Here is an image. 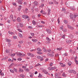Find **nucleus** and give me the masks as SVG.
<instances>
[{"mask_svg": "<svg viewBox=\"0 0 78 78\" xmlns=\"http://www.w3.org/2000/svg\"><path fill=\"white\" fill-rule=\"evenodd\" d=\"M53 2L55 3V4H56V5H58V2H55V0H53Z\"/></svg>", "mask_w": 78, "mask_h": 78, "instance_id": "nucleus-48", "label": "nucleus"}, {"mask_svg": "<svg viewBox=\"0 0 78 78\" xmlns=\"http://www.w3.org/2000/svg\"><path fill=\"white\" fill-rule=\"evenodd\" d=\"M63 22L66 24H67L68 23V21H67V20H64L63 21Z\"/></svg>", "mask_w": 78, "mask_h": 78, "instance_id": "nucleus-33", "label": "nucleus"}, {"mask_svg": "<svg viewBox=\"0 0 78 78\" xmlns=\"http://www.w3.org/2000/svg\"><path fill=\"white\" fill-rule=\"evenodd\" d=\"M63 27H64V26H62L60 27V30H63Z\"/></svg>", "mask_w": 78, "mask_h": 78, "instance_id": "nucleus-58", "label": "nucleus"}, {"mask_svg": "<svg viewBox=\"0 0 78 78\" xmlns=\"http://www.w3.org/2000/svg\"><path fill=\"white\" fill-rule=\"evenodd\" d=\"M46 31L47 32L48 34H51V30H50L48 29H47L46 30Z\"/></svg>", "mask_w": 78, "mask_h": 78, "instance_id": "nucleus-7", "label": "nucleus"}, {"mask_svg": "<svg viewBox=\"0 0 78 78\" xmlns=\"http://www.w3.org/2000/svg\"><path fill=\"white\" fill-rule=\"evenodd\" d=\"M30 34L32 36V37H33L34 36V33H30Z\"/></svg>", "mask_w": 78, "mask_h": 78, "instance_id": "nucleus-51", "label": "nucleus"}, {"mask_svg": "<svg viewBox=\"0 0 78 78\" xmlns=\"http://www.w3.org/2000/svg\"><path fill=\"white\" fill-rule=\"evenodd\" d=\"M37 50L38 51H42V49H41L40 48H38L37 49Z\"/></svg>", "mask_w": 78, "mask_h": 78, "instance_id": "nucleus-19", "label": "nucleus"}, {"mask_svg": "<svg viewBox=\"0 0 78 78\" xmlns=\"http://www.w3.org/2000/svg\"><path fill=\"white\" fill-rule=\"evenodd\" d=\"M19 70L18 71L19 72H23V69H19Z\"/></svg>", "mask_w": 78, "mask_h": 78, "instance_id": "nucleus-26", "label": "nucleus"}, {"mask_svg": "<svg viewBox=\"0 0 78 78\" xmlns=\"http://www.w3.org/2000/svg\"><path fill=\"white\" fill-rule=\"evenodd\" d=\"M68 28H69V29H71V30H73V27L70 26L68 25Z\"/></svg>", "mask_w": 78, "mask_h": 78, "instance_id": "nucleus-13", "label": "nucleus"}, {"mask_svg": "<svg viewBox=\"0 0 78 78\" xmlns=\"http://www.w3.org/2000/svg\"><path fill=\"white\" fill-rule=\"evenodd\" d=\"M36 49H31L30 50V51H36Z\"/></svg>", "mask_w": 78, "mask_h": 78, "instance_id": "nucleus-59", "label": "nucleus"}, {"mask_svg": "<svg viewBox=\"0 0 78 78\" xmlns=\"http://www.w3.org/2000/svg\"><path fill=\"white\" fill-rule=\"evenodd\" d=\"M69 37H70V38H71V39H72L73 37V35L72 34H70L69 35Z\"/></svg>", "mask_w": 78, "mask_h": 78, "instance_id": "nucleus-21", "label": "nucleus"}, {"mask_svg": "<svg viewBox=\"0 0 78 78\" xmlns=\"http://www.w3.org/2000/svg\"><path fill=\"white\" fill-rule=\"evenodd\" d=\"M51 11V9L48 8V15H50V12Z\"/></svg>", "mask_w": 78, "mask_h": 78, "instance_id": "nucleus-9", "label": "nucleus"}, {"mask_svg": "<svg viewBox=\"0 0 78 78\" xmlns=\"http://www.w3.org/2000/svg\"><path fill=\"white\" fill-rule=\"evenodd\" d=\"M8 57H6L5 58H4L2 59V61H3V60H5L6 59H8Z\"/></svg>", "mask_w": 78, "mask_h": 78, "instance_id": "nucleus-38", "label": "nucleus"}, {"mask_svg": "<svg viewBox=\"0 0 78 78\" xmlns=\"http://www.w3.org/2000/svg\"><path fill=\"white\" fill-rule=\"evenodd\" d=\"M34 4L35 5H37V2L36 1H35L34 2Z\"/></svg>", "mask_w": 78, "mask_h": 78, "instance_id": "nucleus-41", "label": "nucleus"}, {"mask_svg": "<svg viewBox=\"0 0 78 78\" xmlns=\"http://www.w3.org/2000/svg\"><path fill=\"white\" fill-rule=\"evenodd\" d=\"M47 55L48 56H50L51 57H53V56H54V54L53 53L50 54L48 53L47 54Z\"/></svg>", "mask_w": 78, "mask_h": 78, "instance_id": "nucleus-6", "label": "nucleus"}, {"mask_svg": "<svg viewBox=\"0 0 78 78\" xmlns=\"http://www.w3.org/2000/svg\"><path fill=\"white\" fill-rule=\"evenodd\" d=\"M46 40H47L48 41H51V39L49 38L48 37H46Z\"/></svg>", "mask_w": 78, "mask_h": 78, "instance_id": "nucleus-36", "label": "nucleus"}, {"mask_svg": "<svg viewBox=\"0 0 78 78\" xmlns=\"http://www.w3.org/2000/svg\"><path fill=\"white\" fill-rule=\"evenodd\" d=\"M48 70H50V71H51V70H52V67H48Z\"/></svg>", "mask_w": 78, "mask_h": 78, "instance_id": "nucleus-40", "label": "nucleus"}, {"mask_svg": "<svg viewBox=\"0 0 78 78\" xmlns=\"http://www.w3.org/2000/svg\"><path fill=\"white\" fill-rule=\"evenodd\" d=\"M18 42L19 43V44H22L23 43V41L22 40H21L19 41Z\"/></svg>", "mask_w": 78, "mask_h": 78, "instance_id": "nucleus-23", "label": "nucleus"}, {"mask_svg": "<svg viewBox=\"0 0 78 78\" xmlns=\"http://www.w3.org/2000/svg\"><path fill=\"white\" fill-rule=\"evenodd\" d=\"M5 40L7 42H11V40L10 39L5 38Z\"/></svg>", "mask_w": 78, "mask_h": 78, "instance_id": "nucleus-14", "label": "nucleus"}, {"mask_svg": "<svg viewBox=\"0 0 78 78\" xmlns=\"http://www.w3.org/2000/svg\"><path fill=\"white\" fill-rule=\"evenodd\" d=\"M10 70L11 72L12 73H14V71L12 69H10Z\"/></svg>", "mask_w": 78, "mask_h": 78, "instance_id": "nucleus-49", "label": "nucleus"}, {"mask_svg": "<svg viewBox=\"0 0 78 78\" xmlns=\"http://www.w3.org/2000/svg\"><path fill=\"white\" fill-rule=\"evenodd\" d=\"M70 9L72 10H73V11H74V10H75V7L73 6L70 7Z\"/></svg>", "mask_w": 78, "mask_h": 78, "instance_id": "nucleus-22", "label": "nucleus"}, {"mask_svg": "<svg viewBox=\"0 0 78 78\" xmlns=\"http://www.w3.org/2000/svg\"><path fill=\"white\" fill-rule=\"evenodd\" d=\"M17 60L18 61H21V60H22V58H18L17 59Z\"/></svg>", "mask_w": 78, "mask_h": 78, "instance_id": "nucleus-57", "label": "nucleus"}, {"mask_svg": "<svg viewBox=\"0 0 78 78\" xmlns=\"http://www.w3.org/2000/svg\"><path fill=\"white\" fill-rule=\"evenodd\" d=\"M56 68L55 67H52V70H55V69H56Z\"/></svg>", "mask_w": 78, "mask_h": 78, "instance_id": "nucleus-46", "label": "nucleus"}, {"mask_svg": "<svg viewBox=\"0 0 78 78\" xmlns=\"http://www.w3.org/2000/svg\"><path fill=\"white\" fill-rule=\"evenodd\" d=\"M16 54H17L18 56H22V54L20 53V52H16Z\"/></svg>", "mask_w": 78, "mask_h": 78, "instance_id": "nucleus-10", "label": "nucleus"}, {"mask_svg": "<svg viewBox=\"0 0 78 78\" xmlns=\"http://www.w3.org/2000/svg\"><path fill=\"white\" fill-rule=\"evenodd\" d=\"M27 55L28 56H30V57H33L34 56V54L30 53H27Z\"/></svg>", "mask_w": 78, "mask_h": 78, "instance_id": "nucleus-3", "label": "nucleus"}, {"mask_svg": "<svg viewBox=\"0 0 78 78\" xmlns=\"http://www.w3.org/2000/svg\"><path fill=\"white\" fill-rule=\"evenodd\" d=\"M13 70L14 71H15V72H16V73H17L18 72V71H17V69L15 68H13Z\"/></svg>", "mask_w": 78, "mask_h": 78, "instance_id": "nucleus-35", "label": "nucleus"}, {"mask_svg": "<svg viewBox=\"0 0 78 78\" xmlns=\"http://www.w3.org/2000/svg\"><path fill=\"white\" fill-rule=\"evenodd\" d=\"M37 54H38V55H42V54H43V53L42 52H41L39 51L37 52Z\"/></svg>", "mask_w": 78, "mask_h": 78, "instance_id": "nucleus-28", "label": "nucleus"}, {"mask_svg": "<svg viewBox=\"0 0 78 78\" xmlns=\"http://www.w3.org/2000/svg\"><path fill=\"white\" fill-rule=\"evenodd\" d=\"M53 63H52V62H51V63H50V65H49V66H53Z\"/></svg>", "mask_w": 78, "mask_h": 78, "instance_id": "nucleus-56", "label": "nucleus"}, {"mask_svg": "<svg viewBox=\"0 0 78 78\" xmlns=\"http://www.w3.org/2000/svg\"><path fill=\"white\" fill-rule=\"evenodd\" d=\"M15 55H16V54H15V53L12 54L11 55V56H12V57H14V56H15Z\"/></svg>", "mask_w": 78, "mask_h": 78, "instance_id": "nucleus-45", "label": "nucleus"}, {"mask_svg": "<svg viewBox=\"0 0 78 78\" xmlns=\"http://www.w3.org/2000/svg\"><path fill=\"white\" fill-rule=\"evenodd\" d=\"M37 58H38V59H40V61H42L44 60V59H43V58H41V57L40 56H37Z\"/></svg>", "mask_w": 78, "mask_h": 78, "instance_id": "nucleus-8", "label": "nucleus"}, {"mask_svg": "<svg viewBox=\"0 0 78 78\" xmlns=\"http://www.w3.org/2000/svg\"><path fill=\"white\" fill-rule=\"evenodd\" d=\"M22 17L24 19H29V16L26 15H23L22 16Z\"/></svg>", "mask_w": 78, "mask_h": 78, "instance_id": "nucleus-4", "label": "nucleus"}, {"mask_svg": "<svg viewBox=\"0 0 78 78\" xmlns=\"http://www.w3.org/2000/svg\"><path fill=\"white\" fill-rule=\"evenodd\" d=\"M28 9L27 8H26L25 13H28Z\"/></svg>", "mask_w": 78, "mask_h": 78, "instance_id": "nucleus-34", "label": "nucleus"}, {"mask_svg": "<svg viewBox=\"0 0 78 78\" xmlns=\"http://www.w3.org/2000/svg\"><path fill=\"white\" fill-rule=\"evenodd\" d=\"M8 33L9 34H11V35H13L14 34V33L11 32L10 31H9Z\"/></svg>", "mask_w": 78, "mask_h": 78, "instance_id": "nucleus-15", "label": "nucleus"}, {"mask_svg": "<svg viewBox=\"0 0 78 78\" xmlns=\"http://www.w3.org/2000/svg\"><path fill=\"white\" fill-rule=\"evenodd\" d=\"M19 8H18V10L19 11H20V9H21V8H22V6L21 5H19Z\"/></svg>", "mask_w": 78, "mask_h": 78, "instance_id": "nucleus-24", "label": "nucleus"}, {"mask_svg": "<svg viewBox=\"0 0 78 78\" xmlns=\"http://www.w3.org/2000/svg\"><path fill=\"white\" fill-rule=\"evenodd\" d=\"M62 75L63 76H64V77H66V74L65 73L63 72L62 74Z\"/></svg>", "mask_w": 78, "mask_h": 78, "instance_id": "nucleus-31", "label": "nucleus"}, {"mask_svg": "<svg viewBox=\"0 0 78 78\" xmlns=\"http://www.w3.org/2000/svg\"><path fill=\"white\" fill-rule=\"evenodd\" d=\"M17 20L18 22H21V19L20 17H18L17 18Z\"/></svg>", "mask_w": 78, "mask_h": 78, "instance_id": "nucleus-11", "label": "nucleus"}, {"mask_svg": "<svg viewBox=\"0 0 78 78\" xmlns=\"http://www.w3.org/2000/svg\"><path fill=\"white\" fill-rule=\"evenodd\" d=\"M9 18L10 19H14V16L12 15H11L9 16Z\"/></svg>", "mask_w": 78, "mask_h": 78, "instance_id": "nucleus-16", "label": "nucleus"}, {"mask_svg": "<svg viewBox=\"0 0 78 78\" xmlns=\"http://www.w3.org/2000/svg\"><path fill=\"white\" fill-rule=\"evenodd\" d=\"M51 51V49L46 50V52H48V53H50Z\"/></svg>", "mask_w": 78, "mask_h": 78, "instance_id": "nucleus-30", "label": "nucleus"}, {"mask_svg": "<svg viewBox=\"0 0 78 78\" xmlns=\"http://www.w3.org/2000/svg\"><path fill=\"white\" fill-rule=\"evenodd\" d=\"M19 26L20 27H22L23 26V24L20 23H19Z\"/></svg>", "mask_w": 78, "mask_h": 78, "instance_id": "nucleus-32", "label": "nucleus"}, {"mask_svg": "<svg viewBox=\"0 0 78 78\" xmlns=\"http://www.w3.org/2000/svg\"><path fill=\"white\" fill-rule=\"evenodd\" d=\"M48 3L50 5H51V4H53V2H48Z\"/></svg>", "mask_w": 78, "mask_h": 78, "instance_id": "nucleus-54", "label": "nucleus"}, {"mask_svg": "<svg viewBox=\"0 0 78 78\" xmlns=\"http://www.w3.org/2000/svg\"><path fill=\"white\" fill-rule=\"evenodd\" d=\"M0 75L1 76H3L4 75V73H2V71H0Z\"/></svg>", "mask_w": 78, "mask_h": 78, "instance_id": "nucleus-29", "label": "nucleus"}, {"mask_svg": "<svg viewBox=\"0 0 78 78\" xmlns=\"http://www.w3.org/2000/svg\"><path fill=\"white\" fill-rule=\"evenodd\" d=\"M43 50L44 51V52H46V49H45V48H44V47H43Z\"/></svg>", "mask_w": 78, "mask_h": 78, "instance_id": "nucleus-43", "label": "nucleus"}, {"mask_svg": "<svg viewBox=\"0 0 78 78\" xmlns=\"http://www.w3.org/2000/svg\"><path fill=\"white\" fill-rule=\"evenodd\" d=\"M29 68L30 69H32L33 68V66H29Z\"/></svg>", "mask_w": 78, "mask_h": 78, "instance_id": "nucleus-63", "label": "nucleus"}, {"mask_svg": "<svg viewBox=\"0 0 78 78\" xmlns=\"http://www.w3.org/2000/svg\"><path fill=\"white\" fill-rule=\"evenodd\" d=\"M18 35L19 37H21V38H22V37H23V35H22V34H21L20 33H18Z\"/></svg>", "mask_w": 78, "mask_h": 78, "instance_id": "nucleus-18", "label": "nucleus"}, {"mask_svg": "<svg viewBox=\"0 0 78 78\" xmlns=\"http://www.w3.org/2000/svg\"><path fill=\"white\" fill-rule=\"evenodd\" d=\"M25 71H26V72H29L30 71V69H24Z\"/></svg>", "mask_w": 78, "mask_h": 78, "instance_id": "nucleus-42", "label": "nucleus"}, {"mask_svg": "<svg viewBox=\"0 0 78 78\" xmlns=\"http://www.w3.org/2000/svg\"><path fill=\"white\" fill-rule=\"evenodd\" d=\"M69 73H73L74 74H76V71L73 70L72 69H69Z\"/></svg>", "mask_w": 78, "mask_h": 78, "instance_id": "nucleus-2", "label": "nucleus"}, {"mask_svg": "<svg viewBox=\"0 0 78 78\" xmlns=\"http://www.w3.org/2000/svg\"><path fill=\"white\" fill-rule=\"evenodd\" d=\"M38 27H39V28H42V27H44V25H40L38 26Z\"/></svg>", "mask_w": 78, "mask_h": 78, "instance_id": "nucleus-27", "label": "nucleus"}, {"mask_svg": "<svg viewBox=\"0 0 78 78\" xmlns=\"http://www.w3.org/2000/svg\"><path fill=\"white\" fill-rule=\"evenodd\" d=\"M63 56H66L67 55V53H65L63 55Z\"/></svg>", "mask_w": 78, "mask_h": 78, "instance_id": "nucleus-62", "label": "nucleus"}, {"mask_svg": "<svg viewBox=\"0 0 78 78\" xmlns=\"http://www.w3.org/2000/svg\"><path fill=\"white\" fill-rule=\"evenodd\" d=\"M41 23H42V24H45V21H41Z\"/></svg>", "mask_w": 78, "mask_h": 78, "instance_id": "nucleus-52", "label": "nucleus"}, {"mask_svg": "<svg viewBox=\"0 0 78 78\" xmlns=\"http://www.w3.org/2000/svg\"><path fill=\"white\" fill-rule=\"evenodd\" d=\"M17 30L19 31V32H22V31L20 29H17Z\"/></svg>", "mask_w": 78, "mask_h": 78, "instance_id": "nucleus-50", "label": "nucleus"}, {"mask_svg": "<svg viewBox=\"0 0 78 78\" xmlns=\"http://www.w3.org/2000/svg\"><path fill=\"white\" fill-rule=\"evenodd\" d=\"M32 41L33 42H37L38 41L37 39H32Z\"/></svg>", "mask_w": 78, "mask_h": 78, "instance_id": "nucleus-17", "label": "nucleus"}, {"mask_svg": "<svg viewBox=\"0 0 78 78\" xmlns=\"http://www.w3.org/2000/svg\"><path fill=\"white\" fill-rule=\"evenodd\" d=\"M22 1H23V0H18L17 2L18 3V4L22 5Z\"/></svg>", "mask_w": 78, "mask_h": 78, "instance_id": "nucleus-5", "label": "nucleus"}, {"mask_svg": "<svg viewBox=\"0 0 78 78\" xmlns=\"http://www.w3.org/2000/svg\"><path fill=\"white\" fill-rule=\"evenodd\" d=\"M20 76L21 77H22V78H24V77H25V76L23 74H21Z\"/></svg>", "mask_w": 78, "mask_h": 78, "instance_id": "nucleus-53", "label": "nucleus"}, {"mask_svg": "<svg viewBox=\"0 0 78 78\" xmlns=\"http://www.w3.org/2000/svg\"><path fill=\"white\" fill-rule=\"evenodd\" d=\"M28 28H30V29H33V27L31 26H28Z\"/></svg>", "mask_w": 78, "mask_h": 78, "instance_id": "nucleus-47", "label": "nucleus"}, {"mask_svg": "<svg viewBox=\"0 0 78 78\" xmlns=\"http://www.w3.org/2000/svg\"><path fill=\"white\" fill-rule=\"evenodd\" d=\"M65 36H66V35H63L62 36V38H63V39H65Z\"/></svg>", "mask_w": 78, "mask_h": 78, "instance_id": "nucleus-61", "label": "nucleus"}, {"mask_svg": "<svg viewBox=\"0 0 78 78\" xmlns=\"http://www.w3.org/2000/svg\"><path fill=\"white\" fill-rule=\"evenodd\" d=\"M60 65H61V67H65V65H64L63 64V63H60Z\"/></svg>", "mask_w": 78, "mask_h": 78, "instance_id": "nucleus-20", "label": "nucleus"}, {"mask_svg": "<svg viewBox=\"0 0 78 78\" xmlns=\"http://www.w3.org/2000/svg\"><path fill=\"white\" fill-rule=\"evenodd\" d=\"M13 38L14 39H16L17 38V36H14L13 37Z\"/></svg>", "mask_w": 78, "mask_h": 78, "instance_id": "nucleus-39", "label": "nucleus"}, {"mask_svg": "<svg viewBox=\"0 0 78 78\" xmlns=\"http://www.w3.org/2000/svg\"><path fill=\"white\" fill-rule=\"evenodd\" d=\"M62 11H66V9H65V8H62Z\"/></svg>", "mask_w": 78, "mask_h": 78, "instance_id": "nucleus-60", "label": "nucleus"}, {"mask_svg": "<svg viewBox=\"0 0 78 78\" xmlns=\"http://www.w3.org/2000/svg\"><path fill=\"white\" fill-rule=\"evenodd\" d=\"M6 53H9V51L8 50V49H6L5 51Z\"/></svg>", "mask_w": 78, "mask_h": 78, "instance_id": "nucleus-64", "label": "nucleus"}, {"mask_svg": "<svg viewBox=\"0 0 78 78\" xmlns=\"http://www.w3.org/2000/svg\"><path fill=\"white\" fill-rule=\"evenodd\" d=\"M66 42L68 44H69V43H70V42H71V41L70 40L67 39L66 40Z\"/></svg>", "mask_w": 78, "mask_h": 78, "instance_id": "nucleus-12", "label": "nucleus"}, {"mask_svg": "<svg viewBox=\"0 0 78 78\" xmlns=\"http://www.w3.org/2000/svg\"><path fill=\"white\" fill-rule=\"evenodd\" d=\"M32 23L34 25H36V22L35 21L33 20L32 21Z\"/></svg>", "mask_w": 78, "mask_h": 78, "instance_id": "nucleus-37", "label": "nucleus"}, {"mask_svg": "<svg viewBox=\"0 0 78 78\" xmlns=\"http://www.w3.org/2000/svg\"><path fill=\"white\" fill-rule=\"evenodd\" d=\"M62 49V47H61L59 48H57V50H58L59 51H60V50H61Z\"/></svg>", "mask_w": 78, "mask_h": 78, "instance_id": "nucleus-25", "label": "nucleus"}, {"mask_svg": "<svg viewBox=\"0 0 78 78\" xmlns=\"http://www.w3.org/2000/svg\"><path fill=\"white\" fill-rule=\"evenodd\" d=\"M67 31V30L66 29H64L63 30V31H64V32H66Z\"/></svg>", "mask_w": 78, "mask_h": 78, "instance_id": "nucleus-55", "label": "nucleus"}, {"mask_svg": "<svg viewBox=\"0 0 78 78\" xmlns=\"http://www.w3.org/2000/svg\"><path fill=\"white\" fill-rule=\"evenodd\" d=\"M78 16V14L76 15H73V14H70V17L71 19H72L73 21H75V18Z\"/></svg>", "mask_w": 78, "mask_h": 78, "instance_id": "nucleus-1", "label": "nucleus"}, {"mask_svg": "<svg viewBox=\"0 0 78 78\" xmlns=\"http://www.w3.org/2000/svg\"><path fill=\"white\" fill-rule=\"evenodd\" d=\"M42 76V75L40 73L39 74V75L38 76V77L39 78H41Z\"/></svg>", "mask_w": 78, "mask_h": 78, "instance_id": "nucleus-44", "label": "nucleus"}]
</instances>
